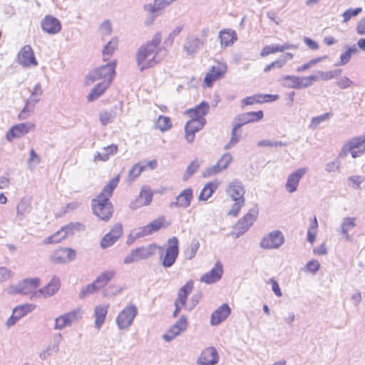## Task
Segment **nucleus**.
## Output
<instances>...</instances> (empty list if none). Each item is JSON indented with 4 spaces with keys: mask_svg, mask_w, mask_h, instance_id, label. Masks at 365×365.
<instances>
[{
    "mask_svg": "<svg viewBox=\"0 0 365 365\" xmlns=\"http://www.w3.org/2000/svg\"><path fill=\"white\" fill-rule=\"evenodd\" d=\"M162 41L160 32H157L150 41L142 45L135 54L136 64L140 72L153 68L160 63L167 55L168 51L160 47Z\"/></svg>",
    "mask_w": 365,
    "mask_h": 365,
    "instance_id": "obj_1",
    "label": "nucleus"
},
{
    "mask_svg": "<svg viewBox=\"0 0 365 365\" xmlns=\"http://www.w3.org/2000/svg\"><path fill=\"white\" fill-rule=\"evenodd\" d=\"M157 250H162V247L155 244H150L148 246H142L132 250L124 258L123 262L126 264L134 262L145 259L154 255Z\"/></svg>",
    "mask_w": 365,
    "mask_h": 365,
    "instance_id": "obj_2",
    "label": "nucleus"
},
{
    "mask_svg": "<svg viewBox=\"0 0 365 365\" xmlns=\"http://www.w3.org/2000/svg\"><path fill=\"white\" fill-rule=\"evenodd\" d=\"M365 151V135L354 138L345 144L338 155V159L344 158L349 153L356 158Z\"/></svg>",
    "mask_w": 365,
    "mask_h": 365,
    "instance_id": "obj_3",
    "label": "nucleus"
},
{
    "mask_svg": "<svg viewBox=\"0 0 365 365\" xmlns=\"http://www.w3.org/2000/svg\"><path fill=\"white\" fill-rule=\"evenodd\" d=\"M168 247L165 250V254L163 256V249L160 250V260L162 265L165 268L172 267L178 256L179 254V242L178 239L176 237H173L168 240Z\"/></svg>",
    "mask_w": 365,
    "mask_h": 365,
    "instance_id": "obj_4",
    "label": "nucleus"
},
{
    "mask_svg": "<svg viewBox=\"0 0 365 365\" xmlns=\"http://www.w3.org/2000/svg\"><path fill=\"white\" fill-rule=\"evenodd\" d=\"M92 210L93 214L102 220L108 221L112 217L113 205L107 198H103V195L93 199Z\"/></svg>",
    "mask_w": 365,
    "mask_h": 365,
    "instance_id": "obj_5",
    "label": "nucleus"
},
{
    "mask_svg": "<svg viewBox=\"0 0 365 365\" xmlns=\"http://www.w3.org/2000/svg\"><path fill=\"white\" fill-rule=\"evenodd\" d=\"M257 215L258 207L257 206L250 209L248 212L236 224L235 227V232L232 234L235 238H238L248 230L256 220Z\"/></svg>",
    "mask_w": 365,
    "mask_h": 365,
    "instance_id": "obj_6",
    "label": "nucleus"
},
{
    "mask_svg": "<svg viewBox=\"0 0 365 365\" xmlns=\"http://www.w3.org/2000/svg\"><path fill=\"white\" fill-rule=\"evenodd\" d=\"M115 63H108L101 66L88 73L87 79L94 82L99 79L103 81H109L110 84L115 74Z\"/></svg>",
    "mask_w": 365,
    "mask_h": 365,
    "instance_id": "obj_7",
    "label": "nucleus"
},
{
    "mask_svg": "<svg viewBox=\"0 0 365 365\" xmlns=\"http://www.w3.org/2000/svg\"><path fill=\"white\" fill-rule=\"evenodd\" d=\"M40 284V279L37 277L25 279L19 282L16 285L10 286L8 293L14 294L27 295L33 292Z\"/></svg>",
    "mask_w": 365,
    "mask_h": 365,
    "instance_id": "obj_8",
    "label": "nucleus"
},
{
    "mask_svg": "<svg viewBox=\"0 0 365 365\" xmlns=\"http://www.w3.org/2000/svg\"><path fill=\"white\" fill-rule=\"evenodd\" d=\"M284 242V237L282 232L279 230H274L263 236L259 245L263 249H278Z\"/></svg>",
    "mask_w": 365,
    "mask_h": 365,
    "instance_id": "obj_9",
    "label": "nucleus"
},
{
    "mask_svg": "<svg viewBox=\"0 0 365 365\" xmlns=\"http://www.w3.org/2000/svg\"><path fill=\"white\" fill-rule=\"evenodd\" d=\"M138 314L137 307L130 304L125 307L118 315L116 324L120 329L128 328Z\"/></svg>",
    "mask_w": 365,
    "mask_h": 365,
    "instance_id": "obj_10",
    "label": "nucleus"
},
{
    "mask_svg": "<svg viewBox=\"0 0 365 365\" xmlns=\"http://www.w3.org/2000/svg\"><path fill=\"white\" fill-rule=\"evenodd\" d=\"M17 62L26 68L38 65V61L30 45H25L21 48L17 56Z\"/></svg>",
    "mask_w": 365,
    "mask_h": 365,
    "instance_id": "obj_11",
    "label": "nucleus"
},
{
    "mask_svg": "<svg viewBox=\"0 0 365 365\" xmlns=\"http://www.w3.org/2000/svg\"><path fill=\"white\" fill-rule=\"evenodd\" d=\"M33 209L31 200L28 197L21 199L16 205V215L15 220L19 225H22L27 216L31 212Z\"/></svg>",
    "mask_w": 365,
    "mask_h": 365,
    "instance_id": "obj_12",
    "label": "nucleus"
},
{
    "mask_svg": "<svg viewBox=\"0 0 365 365\" xmlns=\"http://www.w3.org/2000/svg\"><path fill=\"white\" fill-rule=\"evenodd\" d=\"M123 235L121 224H115L111 230L106 234L101 240L100 245L103 249L112 246Z\"/></svg>",
    "mask_w": 365,
    "mask_h": 365,
    "instance_id": "obj_13",
    "label": "nucleus"
},
{
    "mask_svg": "<svg viewBox=\"0 0 365 365\" xmlns=\"http://www.w3.org/2000/svg\"><path fill=\"white\" fill-rule=\"evenodd\" d=\"M219 361V354L213 346L205 348L197 359V365H216Z\"/></svg>",
    "mask_w": 365,
    "mask_h": 365,
    "instance_id": "obj_14",
    "label": "nucleus"
},
{
    "mask_svg": "<svg viewBox=\"0 0 365 365\" xmlns=\"http://www.w3.org/2000/svg\"><path fill=\"white\" fill-rule=\"evenodd\" d=\"M206 124V119L191 118L185 125V139L188 143L195 140V133L200 130Z\"/></svg>",
    "mask_w": 365,
    "mask_h": 365,
    "instance_id": "obj_15",
    "label": "nucleus"
},
{
    "mask_svg": "<svg viewBox=\"0 0 365 365\" xmlns=\"http://www.w3.org/2000/svg\"><path fill=\"white\" fill-rule=\"evenodd\" d=\"M263 117L264 113L262 110L247 112L237 115L234 118L233 123L241 128L247 123L259 121Z\"/></svg>",
    "mask_w": 365,
    "mask_h": 365,
    "instance_id": "obj_16",
    "label": "nucleus"
},
{
    "mask_svg": "<svg viewBox=\"0 0 365 365\" xmlns=\"http://www.w3.org/2000/svg\"><path fill=\"white\" fill-rule=\"evenodd\" d=\"M223 274V266L220 261H217L210 271L202 275L200 281L210 284L220 281Z\"/></svg>",
    "mask_w": 365,
    "mask_h": 365,
    "instance_id": "obj_17",
    "label": "nucleus"
},
{
    "mask_svg": "<svg viewBox=\"0 0 365 365\" xmlns=\"http://www.w3.org/2000/svg\"><path fill=\"white\" fill-rule=\"evenodd\" d=\"M34 308V305L29 304H21L16 307L13 309L11 316L8 319L6 322V326L8 327L14 326L21 318L31 312Z\"/></svg>",
    "mask_w": 365,
    "mask_h": 365,
    "instance_id": "obj_18",
    "label": "nucleus"
},
{
    "mask_svg": "<svg viewBox=\"0 0 365 365\" xmlns=\"http://www.w3.org/2000/svg\"><path fill=\"white\" fill-rule=\"evenodd\" d=\"M227 71V66L223 63H219L217 66H212L210 71L206 74L204 83L207 87H210L214 81L222 78Z\"/></svg>",
    "mask_w": 365,
    "mask_h": 365,
    "instance_id": "obj_19",
    "label": "nucleus"
},
{
    "mask_svg": "<svg viewBox=\"0 0 365 365\" xmlns=\"http://www.w3.org/2000/svg\"><path fill=\"white\" fill-rule=\"evenodd\" d=\"M35 125L31 123H22L14 125L10 128L6 134V139L11 141L14 138H17L34 130Z\"/></svg>",
    "mask_w": 365,
    "mask_h": 365,
    "instance_id": "obj_20",
    "label": "nucleus"
},
{
    "mask_svg": "<svg viewBox=\"0 0 365 365\" xmlns=\"http://www.w3.org/2000/svg\"><path fill=\"white\" fill-rule=\"evenodd\" d=\"M41 26L43 31L49 34H58L61 29L60 21L51 15L46 16L41 20Z\"/></svg>",
    "mask_w": 365,
    "mask_h": 365,
    "instance_id": "obj_21",
    "label": "nucleus"
},
{
    "mask_svg": "<svg viewBox=\"0 0 365 365\" xmlns=\"http://www.w3.org/2000/svg\"><path fill=\"white\" fill-rule=\"evenodd\" d=\"M307 172V168H299L288 176L285 187L289 193H292L297 190L301 178Z\"/></svg>",
    "mask_w": 365,
    "mask_h": 365,
    "instance_id": "obj_22",
    "label": "nucleus"
},
{
    "mask_svg": "<svg viewBox=\"0 0 365 365\" xmlns=\"http://www.w3.org/2000/svg\"><path fill=\"white\" fill-rule=\"evenodd\" d=\"M231 314L230 306L224 303L215 309L211 314L210 324L212 326H217L225 321Z\"/></svg>",
    "mask_w": 365,
    "mask_h": 365,
    "instance_id": "obj_23",
    "label": "nucleus"
},
{
    "mask_svg": "<svg viewBox=\"0 0 365 365\" xmlns=\"http://www.w3.org/2000/svg\"><path fill=\"white\" fill-rule=\"evenodd\" d=\"M203 44V41L200 38L194 36H188L185 38L183 49L187 55L193 56L202 47Z\"/></svg>",
    "mask_w": 365,
    "mask_h": 365,
    "instance_id": "obj_24",
    "label": "nucleus"
},
{
    "mask_svg": "<svg viewBox=\"0 0 365 365\" xmlns=\"http://www.w3.org/2000/svg\"><path fill=\"white\" fill-rule=\"evenodd\" d=\"M210 110V104L206 101H202L200 104L197 105L192 108L185 110V113L187 114L190 118L195 119H205L204 118Z\"/></svg>",
    "mask_w": 365,
    "mask_h": 365,
    "instance_id": "obj_25",
    "label": "nucleus"
},
{
    "mask_svg": "<svg viewBox=\"0 0 365 365\" xmlns=\"http://www.w3.org/2000/svg\"><path fill=\"white\" fill-rule=\"evenodd\" d=\"M227 192L232 200H245V189L242 182L239 180H235L230 182L227 189Z\"/></svg>",
    "mask_w": 365,
    "mask_h": 365,
    "instance_id": "obj_26",
    "label": "nucleus"
},
{
    "mask_svg": "<svg viewBox=\"0 0 365 365\" xmlns=\"http://www.w3.org/2000/svg\"><path fill=\"white\" fill-rule=\"evenodd\" d=\"M221 46L227 47L232 46L237 41V34L232 29H223L219 34Z\"/></svg>",
    "mask_w": 365,
    "mask_h": 365,
    "instance_id": "obj_27",
    "label": "nucleus"
},
{
    "mask_svg": "<svg viewBox=\"0 0 365 365\" xmlns=\"http://www.w3.org/2000/svg\"><path fill=\"white\" fill-rule=\"evenodd\" d=\"M61 283L58 277L54 276L50 282L41 289L38 290L44 297L53 296L60 288Z\"/></svg>",
    "mask_w": 365,
    "mask_h": 365,
    "instance_id": "obj_28",
    "label": "nucleus"
},
{
    "mask_svg": "<svg viewBox=\"0 0 365 365\" xmlns=\"http://www.w3.org/2000/svg\"><path fill=\"white\" fill-rule=\"evenodd\" d=\"M153 192L146 187H143L140 194L139 198L135 202H131L130 207L133 209H136L140 206L148 205L153 200Z\"/></svg>",
    "mask_w": 365,
    "mask_h": 365,
    "instance_id": "obj_29",
    "label": "nucleus"
},
{
    "mask_svg": "<svg viewBox=\"0 0 365 365\" xmlns=\"http://www.w3.org/2000/svg\"><path fill=\"white\" fill-rule=\"evenodd\" d=\"M38 97L31 94L29 99L26 101L25 106L19 115L20 120H25L30 115L31 113L33 112V108L40 101Z\"/></svg>",
    "mask_w": 365,
    "mask_h": 365,
    "instance_id": "obj_30",
    "label": "nucleus"
},
{
    "mask_svg": "<svg viewBox=\"0 0 365 365\" xmlns=\"http://www.w3.org/2000/svg\"><path fill=\"white\" fill-rule=\"evenodd\" d=\"M109 81H102L93 88L87 96V100L92 102L99 98L109 86Z\"/></svg>",
    "mask_w": 365,
    "mask_h": 365,
    "instance_id": "obj_31",
    "label": "nucleus"
},
{
    "mask_svg": "<svg viewBox=\"0 0 365 365\" xmlns=\"http://www.w3.org/2000/svg\"><path fill=\"white\" fill-rule=\"evenodd\" d=\"M297 48V46L294 44L284 43L283 45H272V46H266L263 48L261 51L260 55L262 56H266L271 53H274L276 52H283L287 49H296Z\"/></svg>",
    "mask_w": 365,
    "mask_h": 365,
    "instance_id": "obj_32",
    "label": "nucleus"
},
{
    "mask_svg": "<svg viewBox=\"0 0 365 365\" xmlns=\"http://www.w3.org/2000/svg\"><path fill=\"white\" fill-rule=\"evenodd\" d=\"M170 4L167 0H154L153 4H147L143 6V9L145 11L155 14V16L158 15V12L164 9L165 7L169 6Z\"/></svg>",
    "mask_w": 365,
    "mask_h": 365,
    "instance_id": "obj_33",
    "label": "nucleus"
},
{
    "mask_svg": "<svg viewBox=\"0 0 365 365\" xmlns=\"http://www.w3.org/2000/svg\"><path fill=\"white\" fill-rule=\"evenodd\" d=\"M108 306L100 305L95 308V327L100 329L105 322L106 314L108 313Z\"/></svg>",
    "mask_w": 365,
    "mask_h": 365,
    "instance_id": "obj_34",
    "label": "nucleus"
},
{
    "mask_svg": "<svg viewBox=\"0 0 365 365\" xmlns=\"http://www.w3.org/2000/svg\"><path fill=\"white\" fill-rule=\"evenodd\" d=\"M356 218L354 217H345L341 225V232L344 236L346 241L351 242L352 237L349 234V231L356 227Z\"/></svg>",
    "mask_w": 365,
    "mask_h": 365,
    "instance_id": "obj_35",
    "label": "nucleus"
},
{
    "mask_svg": "<svg viewBox=\"0 0 365 365\" xmlns=\"http://www.w3.org/2000/svg\"><path fill=\"white\" fill-rule=\"evenodd\" d=\"M118 151V146L114 144H111L107 147L103 148L102 152H97L94 155V161H107L110 155H114Z\"/></svg>",
    "mask_w": 365,
    "mask_h": 365,
    "instance_id": "obj_36",
    "label": "nucleus"
},
{
    "mask_svg": "<svg viewBox=\"0 0 365 365\" xmlns=\"http://www.w3.org/2000/svg\"><path fill=\"white\" fill-rule=\"evenodd\" d=\"M193 288V282L188 281L184 286H182L178 291L176 302H180L181 306H185L187 296L192 292Z\"/></svg>",
    "mask_w": 365,
    "mask_h": 365,
    "instance_id": "obj_37",
    "label": "nucleus"
},
{
    "mask_svg": "<svg viewBox=\"0 0 365 365\" xmlns=\"http://www.w3.org/2000/svg\"><path fill=\"white\" fill-rule=\"evenodd\" d=\"M113 269L103 272L94 281L99 289L104 287L115 275Z\"/></svg>",
    "mask_w": 365,
    "mask_h": 365,
    "instance_id": "obj_38",
    "label": "nucleus"
},
{
    "mask_svg": "<svg viewBox=\"0 0 365 365\" xmlns=\"http://www.w3.org/2000/svg\"><path fill=\"white\" fill-rule=\"evenodd\" d=\"M192 197V190L189 187L182 190L176 197V200L180 202V207L187 208L190 205Z\"/></svg>",
    "mask_w": 365,
    "mask_h": 365,
    "instance_id": "obj_39",
    "label": "nucleus"
},
{
    "mask_svg": "<svg viewBox=\"0 0 365 365\" xmlns=\"http://www.w3.org/2000/svg\"><path fill=\"white\" fill-rule=\"evenodd\" d=\"M118 182L119 176L117 175L109 181L97 197L100 198V197L103 195V198H107L108 201H109V199L112 196L113 190L117 187Z\"/></svg>",
    "mask_w": 365,
    "mask_h": 365,
    "instance_id": "obj_40",
    "label": "nucleus"
},
{
    "mask_svg": "<svg viewBox=\"0 0 365 365\" xmlns=\"http://www.w3.org/2000/svg\"><path fill=\"white\" fill-rule=\"evenodd\" d=\"M218 187V183L216 182H207L205 186L203 187L202 190H201L200 195H199V200L205 201L208 200L212 194L215 192V190Z\"/></svg>",
    "mask_w": 365,
    "mask_h": 365,
    "instance_id": "obj_41",
    "label": "nucleus"
},
{
    "mask_svg": "<svg viewBox=\"0 0 365 365\" xmlns=\"http://www.w3.org/2000/svg\"><path fill=\"white\" fill-rule=\"evenodd\" d=\"M281 84L289 88H299V77L294 76H285L281 79Z\"/></svg>",
    "mask_w": 365,
    "mask_h": 365,
    "instance_id": "obj_42",
    "label": "nucleus"
},
{
    "mask_svg": "<svg viewBox=\"0 0 365 365\" xmlns=\"http://www.w3.org/2000/svg\"><path fill=\"white\" fill-rule=\"evenodd\" d=\"M83 228V225L79 222H70L68 225L63 226L61 228V231L63 233L65 238L71 235L74 233L75 230H81Z\"/></svg>",
    "mask_w": 365,
    "mask_h": 365,
    "instance_id": "obj_43",
    "label": "nucleus"
},
{
    "mask_svg": "<svg viewBox=\"0 0 365 365\" xmlns=\"http://www.w3.org/2000/svg\"><path fill=\"white\" fill-rule=\"evenodd\" d=\"M240 128L237 125L233 123V127L231 130V138L230 141L224 146V149L229 150L234 147L240 140L241 134H237V130Z\"/></svg>",
    "mask_w": 365,
    "mask_h": 365,
    "instance_id": "obj_44",
    "label": "nucleus"
},
{
    "mask_svg": "<svg viewBox=\"0 0 365 365\" xmlns=\"http://www.w3.org/2000/svg\"><path fill=\"white\" fill-rule=\"evenodd\" d=\"M359 51L356 46L348 47L346 51L341 54L340 62L337 65H346L350 61L351 55L356 54Z\"/></svg>",
    "mask_w": 365,
    "mask_h": 365,
    "instance_id": "obj_45",
    "label": "nucleus"
},
{
    "mask_svg": "<svg viewBox=\"0 0 365 365\" xmlns=\"http://www.w3.org/2000/svg\"><path fill=\"white\" fill-rule=\"evenodd\" d=\"M183 29V25L178 26L164 40L163 46L162 48H170L174 42L175 37L178 36Z\"/></svg>",
    "mask_w": 365,
    "mask_h": 365,
    "instance_id": "obj_46",
    "label": "nucleus"
},
{
    "mask_svg": "<svg viewBox=\"0 0 365 365\" xmlns=\"http://www.w3.org/2000/svg\"><path fill=\"white\" fill-rule=\"evenodd\" d=\"M118 46V41L116 38H113L110 41H108L103 49V55L104 60H106V58H108L113 55L115 50Z\"/></svg>",
    "mask_w": 365,
    "mask_h": 365,
    "instance_id": "obj_47",
    "label": "nucleus"
},
{
    "mask_svg": "<svg viewBox=\"0 0 365 365\" xmlns=\"http://www.w3.org/2000/svg\"><path fill=\"white\" fill-rule=\"evenodd\" d=\"M156 127L162 132H165L172 127L170 118L167 116L160 115L156 123Z\"/></svg>",
    "mask_w": 365,
    "mask_h": 365,
    "instance_id": "obj_48",
    "label": "nucleus"
},
{
    "mask_svg": "<svg viewBox=\"0 0 365 365\" xmlns=\"http://www.w3.org/2000/svg\"><path fill=\"white\" fill-rule=\"evenodd\" d=\"M200 168V163L198 160H192L187 167L185 174L183 175V180L187 181L194 173L197 172Z\"/></svg>",
    "mask_w": 365,
    "mask_h": 365,
    "instance_id": "obj_49",
    "label": "nucleus"
},
{
    "mask_svg": "<svg viewBox=\"0 0 365 365\" xmlns=\"http://www.w3.org/2000/svg\"><path fill=\"white\" fill-rule=\"evenodd\" d=\"M182 332V331L178 328L177 325L173 324L169 330L163 334V338L165 341L170 342Z\"/></svg>",
    "mask_w": 365,
    "mask_h": 365,
    "instance_id": "obj_50",
    "label": "nucleus"
},
{
    "mask_svg": "<svg viewBox=\"0 0 365 365\" xmlns=\"http://www.w3.org/2000/svg\"><path fill=\"white\" fill-rule=\"evenodd\" d=\"M99 290L98 287L96 284V283L93 282L91 284H89L86 285V287H83L80 294H79V298L84 299L86 297L97 292Z\"/></svg>",
    "mask_w": 365,
    "mask_h": 365,
    "instance_id": "obj_51",
    "label": "nucleus"
},
{
    "mask_svg": "<svg viewBox=\"0 0 365 365\" xmlns=\"http://www.w3.org/2000/svg\"><path fill=\"white\" fill-rule=\"evenodd\" d=\"M263 100L262 99L261 94H256L251 96H247L242 100L241 107L243 108L246 106L253 105L255 103H262Z\"/></svg>",
    "mask_w": 365,
    "mask_h": 365,
    "instance_id": "obj_52",
    "label": "nucleus"
},
{
    "mask_svg": "<svg viewBox=\"0 0 365 365\" xmlns=\"http://www.w3.org/2000/svg\"><path fill=\"white\" fill-rule=\"evenodd\" d=\"M145 169V166L142 163H138L134 165L129 170L128 178L130 180H133L138 178L140 173Z\"/></svg>",
    "mask_w": 365,
    "mask_h": 365,
    "instance_id": "obj_53",
    "label": "nucleus"
},
{
    "mask_svg": "<svg viewBox=\"0 0 365 365\" xmlns=\"http://www.w3.org/2000/svg\"><path fill=\"white\" fill-rule=\"evenodd\" d=\"M82 314V311L80 309H76L69 312H67L63 315L67 319L70 325H71L73 322H77L78 319H81Z\"/></svg>",
    "mask_w": 365,
    "mask_h": 365,
    "instance_id": "obj_54",
    "label": "nucleus"
},
{
    "mask_svg": "<svg viewBox=\"0 0 365 365\" xmlns=\"http://www.w3.org/2000/svg\"><path fill=\"white\" fill-rule=\"evenodd\" d=\"M101 123L103 125H106L111 123L115 118V113L113 111H103L99 115Z\"/></svg>",
    "mask_w": 365,
    "mask_h": 365,
    "instance_id": "obj_55",
    "label": "nucleus"
},
{
    "mask_svg": "<svg viewBox=\"0 0 365 365\" xmlns=\"http://www.w3.org/2000/svg\"><path fill=\"white\" fill-rule=\"evenodd\" d=\"M362 9L360 7L346 10L342 14V16L344 17L343 22H348L352 17L359 15Z\"/></svg>",
    "mask_w": 365,
    "mask_h": 365,
    "instance_id": "obj_56",
    "label": "nucleus"
},
{
    "mask_svg": "<svg viewBox=\"0 0 365 365\" xmlns=\"http://www.w3.org/2000/svg\"><path fill=\"white\" fill-rule=\"evenodd\" d=\"M70 324L68 323L66 317L62 314L55 319V324L54 329L56 330H62L65 327H70Z\"/></svg>",
    "mask_w": 365,
    "mask_h": 365,
    "instance_id": "obj_57",
    "label": "nucleus"
},
{
    "mask_svg": "<svg viewBox=\"0 0 365 365\" xmlns=\"http://www.w3.org/2000/svg\"><path fill=\"white\" fill-rule=\"evenodd\" d=\"M65 237L61 232V230L55 232L53 235L48 237L44 239V244H53V243H58L62 240H63Z\"/></svg>",
    "mask_w": 365,
    "mask_h": 365,
    "instance_id": "obj_58",
    "label": "nucleus"
},
{
    "mask_svg": "<svg viewBox=\"0 0 365 365\" xmlns=\"http://www.w3.org/2000/svg\"><path fill=\"white\" fill-rule=\"evenodd\" d=\"M287 143L282 141H272L270 140H262L257 143L259 147H277V146H286Z\"/></svg>",
    "mask_w": 365,
    "mask_h": 365,
    "instance_id": "obj_59",
    "label": "nucleus"
},
{
    "mask_svg": "<svg viewBox=\"0 0 365 365\" xmlns=\"http://www.w3.org/2000/svg\"><path fill=\"white\" fill-rule=\"evenodd\" d=\"M232 162V156L230 153H225L217 162L222 170L227 169L228 165Z\"/></svg>",
    "mask_w": 365,
    "mask_h": 365,
    "instance_id": "obj_60",
    "label": "nucleus"
},
{
    "mask_svg": "<svg viewBox=\"0 0 365 365\" xmlns=\"http://www.w3.org/2000/svg\"><path fill=\"white\" fill-rule=\"evenodd\" d=\"M165 220V219L164 217H160L150 222L148 226L152 232H158L161 227H163L164 226Z\"/></svg>",
    "mask_w": 365,
    "mask_h": 365,
    "instance_id": "obj_61",
    "label": "nucleus"
},
{
    "mask_svg": "<svg viewBox=\"0 0 365 365\" xmlns=\"http://www.w3.org/2000/svg\"><path fill=\"white\" fill-rule=\"evenodd\" d=\"M341 165V161L338 158H334L331 162L326 164L325 170L328 173L335 172L339 170Z\"/></svg>",
    "mask_w": 365,
    "mask_h": 365,
    "instance_id": "obj_62",
    "label": "nucleus"
},
{
    "mask_svg": "<svg viewBox=\"0 0 365 365\" xmlns=\"http://www.w3.org/2000/svg\"><path fill=\"white\" fill-rule=\"evenodd\" d=\"M329 113H324L322 115H318L317 117H314L312 118L311 121V127L315 128H317L322 122L327 120L330 116Z\"/></svg>",
    "mask_w": 365,
    "mask_h": 365,
    "instance_id": "obj_63",
    "label": "nucleus"
},
{
    "mask_svg": "<svg viewBox=\"0 0 365 365\" xmlns=\"http://www.w3.org/2000/svg\"><path fill=\"white\" fill-rule=\"evenodd\" d=\"M320 269V264L317 260H310L309 261L306 266L304 269L306 271L310 272L312 274H315L319 269Z\"/></svg>",
    "mask_w": 365,
    "mask_h": 365,
    "instance_id": "obj_64",
    "label": "nucleus"
}]
</instances>
